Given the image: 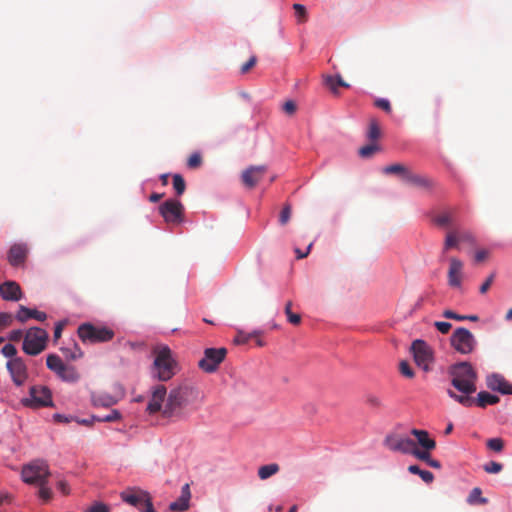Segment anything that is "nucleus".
I'll return each instance as SVG.
<instances>
[{"mask_svg":"<svg viewBox=\"0 0 512 512\" xmlns=\"http://www.w3.org/2000/svg\"><path fill=\"white\" fill-rule=\"evenodd\" d=\"M63 352L65 353L66 357H68L72 360H76L83 356V352L81 351V349L78 347L77 344H74L73 350H71L69 348H65V349H63Z\"/></svg>","mask_w":512,"mask_h":512,"instance_id":"45","label":"nucleus"},{"mask_svg":"<svg viewBox=\"0 0 512 512\" xmlns=\"http://www.w3.org/2000/svg\"><path fill=\"white\" fill-rule=\"evenodd\" d=\"M22 403L26 407L39 408L52 406V395L45 386H32L30 388V397L24 398Z\"/></svg>","mask_w":512,"mask_h":512,"instance_id":"12","label":"nucleus"},{"mask_svg":"<svg viewBox=\"0 0 512 512\" xmlns=\"http://www.w3.org/2000/svg\"><path fill=\"white\" fill-rule=\"evenodd\" d=\"M461 243L475 244V237L470 231L454 230L446 234L443 252H447L453 248H459Z\"/></svg>","mask_w":512,"mask_h":512,"instance_id":"13","label":"nucleus"},{"mask_svg":"<svg viewBox=\"0 0 512 512\" xmlns=\"http://www.w3.org/2000/svg\"><path fill=\"white\" fill-rule=\"evenodd\" d=\"M487 387L493 391H498L502 394H512L511 384L505 380V378L499 374H492L487 376L486 379Z\"/></svg>","mask_w":512,"mask_h":512,"instance_id":"19","label":"nucleus"},{"mask_svg":"<svg viewBox=\"0 0 512 512\" xmlns=\"http://www.w3.org/2000/svg\"><path fill=\"white\" fill-rule=\"evenodd\" d=\"M51 475L48 464L43 460H34L22 467V480L30 485H39Z\"/></svg>","mask_w":512,"mask_h":512,"instance_id":"6","label":"nucleus"},{"mask_svg":"<svg viewBox=\"0 0 512 512\" xmlns=\"http://www.w3.org/2000/svg\"><path fill=\"white\" fill-rule=\"evenodd\" d=\"M121 499L142 512H156L151 496L141 489H130L121 493Z\"/></svg>","mask_w":512,"mask_h":512,"instance_id":"8","label":"nucleus"},{"mask_svg":"<svg viewBox=\"0 0 512 512\" xmlns=\"http://www.w3.org/2000/svg\"><path fill=\"white\" fill-rule=\"evenodd\" d=\"M173 188L177 196H181L185 192L186 183L180 174L173 175Z\"/></svg>","mask_w":512,"mask_h":512,"instance_id":"38","label":"nucleus"},{"mask_svg":"<svg viewBox=\"0 0 512 512\" xmlns=\"http://www.w3.org/2000/svg\"><path fill=\"white\" fill-rule=\"evenodd\" d=\"M293 9L295 11V16L297 18V23L302 24L307 22L308 20V13L307 9L304 5L295 3L293 4Z\"/></svg>","mask_w":512,"mask_h":512,"instance_id":"36","label":"nucleus"},{"mask_svg":"<svg viewBox=\"0 0 512 512\" xmlns=\"http://www.w3.org/2000/svg\"><path fill=\"white\" fill-rule=\"evenodd\" d=\"M443 317L447 319H453L456 321H464L469 320L472 322H476L479 320V317L477 315H460L450 309H446L443 311Z\"/></svg>","mask_w":512,"mask_h":512,"instance_id":"33","label":"nucleus"},{"mask_svg":"<svg viewBox=\"0 0 512 512\" xmlns=\"http://www.w3.org/2000/svg\"><path fill=\"white\" fill-rule=\"evenodd\" d=\"M411 351L413 353L416 364L424 371H430V365L433 362L432 348L425 341L417 339L413 341L411 345Z\"/></svg>","mask_w":512,"mask_h":512,"instance_id":"10","label":"nucleus"},{"mask_svg":"<svg viewBox=\"0 0 512 512\" xmlns=\"http://www.w3.org/2000/svg\"><path fill=\"white\" fill-rule=\"evenodd\" d=\"M46 365L48 369L55 372L56 374H58L65 366L62 359L56 354H49L47 356Z\"/></svg>","mask_w":512,"mask_h":512,"instance_id":"31","label":"nucleus"},{"mask_svg":"<svg viewBox=\"0 0 512 512\" xmlns=\"http://www.w3.org/2000/svg\"><path fill=\"white\" fill-rule=\"evenodd\" d=\"M431 451L432 450L420 449L417 447V445L415 443L410 454L413 455L414 457H416L417 459L424 461L425 463L428 464L429 461L431 460V456H430Z\"/></svg>","mask_w":512,"mask_h":512,"instance_id":"37","label":"nucleus"},{"mask_svg":"<svg viewBox=\"0 0 512 512\" xmlns=\"http://www.w3.org/2000/svg\"><path fill=\"white\" fill-rule=\"evenodd\" d=\"M486 445L492 451L501 452L504 448V441L501 438H491Z\"/></svg>","mask_w":512,"mask_h":512,"instance_id":"42","label":"nucleus"},{"mask_svg":"<svg viewBox=\"0 0 512 512\" xmlns=\"http://www.w3.org/2000/svg\"><path fill=\"white\" fill-rule=\"evenodd\" d=\"M280 470V466L277 463H270L263 465L258 468V477L262 480H266L276 475Z\"/></svg>","mask_w":512,"mask_h":512,"instance_id":"30","label":"nucleus"},{"mask_svg":"<svg viewBox=\"0 0 512 512\" xmlns=\"http://www.w3.org/2000/svg\"><path fill=\"white\" fill-rule=\"evenodd\" d=\"M202 164V157L199 153H193L187 160V166L190 169H196L200 167Z\"/></svg>","mask_w":512,"mask_h":512,"instance_id":"44","label":"nucleus"},{"mask_svg":"<svg viewBox=\"0 0 512 512\" xmlns=\"http://www.w3.org/2000/svg\"><path fill=\"white\" fill-rule=\"evenodd\" d=\"M378 150V146L376 144H368L359 149V155L362 158L371 157Z\"/></svg>","mask_w":512,"mask_h":512,"instance_id":"43","label":"nucleus"},{"mask_svg":"<svg viewBox=\"0 0 512 512\" xmlns=\"http://www.w3.org/2000/svg\"><path fill=\"white\" fill-rule=\"evenodd\" d=\"M381 131L376 120H371L368 130V138L372 141L377 140L380 137Z\"/></svg>","mask_w":512,"mask_h":512,"instance_id":"41","label":"nucleus"},{"mask_svg":"<svg viewBox=\"0 0 512 512\" xmlns=\"http://www.w3.org/2000/svg\"><path fill=\"white\" fill-rule=\"evenodd\" d=\"M324 84L335 95L338 94V89H337L338 87H344V88H349L350 87V85L343 80L341 75H336V76L328 75V76H325L324 77Z\"/></svg>","mask_w":512,"mask_h":512,"instance_id":"25","label":"nucleus"},{"mask_svg":"<svg viewBox=\"0 0 512 512\" xmlns=\"http://www.w3.org/2000/svg\"><path fill=\"white\" fill-rule=\"evenodd\" d=\"M411 169L401 163H394L383 168V173L386 175H397L405 182Z\"/></svg>","mask_w":512,"mask_h":512,"instance_id":"24","label":"nucleus"},{"mask_svg":"<svg viewBox=\"0 0 512 512\" xmlns=\"http://www.w3.org/2000/svg\"><path fill=\"white\" fill-rule=\"evenodd\" d=\"M375 106L384 110L387 113L391 112V105L387 99L380 98L375 101Z\"/></svg>","mask_w":512,"mask_h":512,"instance_id":"55","label":"nucleus"},{"mask_svg":"<svg viewBox=\"0 0 512 512\" xmlns=\"http://www.w3.org/2000/svg\"><path fill=\"white\" fill-rule=\"evenodd\" d=\"M500 401V398L497 395L490 394L486 391H481L478 393L477 398L474 399V404L478 407L485 408L488 405L497 404Z\"/></svg>","mask_w":512,"mask_h":512,"instance_id":"26","label":"nucleus"},{"mask_svg":"<svg viewBox=\"0 0 512 512\" xmlns=\"http://www.w3.org/2000/svg\"><path fill=\"white\" fill-rule=\"evenodd\" d=\"M29 254V247L26 243L13 244L8 253L7 261L12 267H23Z\"/></svg>","mask_w":512,"mask_h":512,"instance_id":"15","label":"nucleus"},{"mask_svg":"<svg viewBox=\"0 0 512 512\" xmlns=\"http://www.w3.org/2000/svg\"><path fill=\"white\" fill-rule=\"evenodd\" d=\"M91 512H109L108 507L103 503H97L91 507Z\"/></svg>","mask_w":512,"mask_h":512,"instance_id":"64","label":"nucleus"},{"mask_svg":"<svg viewBox=\"0 0 512 512\" xmlns=\"http://www.w3.org/2000/svg\"><path fill=\"white\" fill-rule=\"evenodd\" d=\"M63 381L66 382H77L80 379V374L77 369L73 366L65 365L63 369L57 374Z\"/></svg>","mask_w":512,"mask_h":512,"instance_id":"29","label":"nucleus"},{"mask_svg":"<svg viewBox=\"0 0 512 512\" xmlns=\"http://www.w3.org/2000/svg\"><path fill=\"white\" fill-rule=\"evenodd\" d=\"M448 285L452 288H461L463 279V262L456 258L449 259Z\"/></svg>","mask_w":512,"mask_h":512,"instance_id":"17","label":"nucleus"},{"mask_svg":"<svg viewBox=\"0 0 512 512\" xmlns=\"http://www.w3.org/2000/svg\"><path fill=\"white\" fill-rule=\"evenodd\" d=\"M400 372L402 373V375H404L407 378L414 377V372H413L412 368L410 367L409 363L406 361H402L400 363Z\"/></svg>","mask_w":512,"mask_h":512,"instance_id":"53","label":"nucleus"},{"mask_svg":"<svg viewBox=\"0 0 512 512\" xmlns=\"http://www.w3.org/2000/svg\"><path fill=\"white\" fill-rule=\"evenodd\" d=\"M227 354L226 348H207L204 351V357L199 361L200 369L207 373H213L224 361Z\"/></svg>","mask_w":512,"mask_h":512,"instance_id":"11","label":"nucleus"},{"mask_svg":"<svg viewBox=\"0 0 512 512\" xmlns=\"http://www.w3.org/2000/svg\"><path fill=\"white\" fill-rule=\"evenodd\" d=\"M264 171H266V168H265V167H262V166L260 167V166H258V184H260V182H261V184H263V185L265 184V187H266V186L270 185V184H271V183L276 179V177H277V176H276V174L272 173V174H270V176H269L268 180L265 182V181L262 179V177H261V174H262Z\"/></svg>","mask_w":512,"mask_h":512,"instance_id":"51","label":"nucleus"},{"mask_svg":"<svg viewBox=\"0 0 512 512\" xmlns=\"http://www.w3.org/2000/svg\"><path fill=\"white\" fill-rule=\"evenodd\" d=\"M411 434L416 438L420 449L434 450L436 448V441L430 438L429 433L426 430L414 428L411 430Z\"/></svg>","mask_w":512,"mask_h":512,"instance_id":"22","label":"nucleus"},{"mask_svg":"<svg viewBox=\"0 0 512 512\" xmlns=\"http://www.w3.org/2000/svg\"><path fill=\"white\" fill-rule=\"evenodd\" d=\"M434 326L442 334H447L452 327V325L449 322H444V321H436L434 323Z\"/></svg>","mask_w":512,"mask_h":512,"instance_id":"54","label":"nucleus"},{"mask_svg":"<svg viewBox=\"0 0 512 512\" xmlns=\"http://www.w3.org/2000/svg\"><path fill=\"white\" fill-rule=\"evenodd\" d=\"M292 302L288 301L285 305V313L287 315L288 321L293 325H298L301 322V316L297 313H293L291 311Z\"/></svg>","mask_w":512,"mask_h":512,"instance_id":"40","label":"nucleus"},{"mask_svg":"<svg viewBox=\"0 0 512 512\" xmlns=\"http://www.w3.org/2000/svg\"><path fill=\"white\" fill-rule=\"evenodd\" d=\"M74 421H76L80 425L90 427L93 425L94 422H97V416H91L90 418L85 419L74 417Z\"/></svg>","mask_w":512,"mask_h":512,"instance_id":"57","label":"nucleus"},{"mask_svg":"<svg viewBox=\"0 0 512 512\" xmlns=\"http://www.w3.org/2000/svg\"><path fill=\"white\" fill-rule=\"evenodd\" d=\"M404 183L414 186V187L426 189V190H429L434 186V182L432 179H430L426 176L414 173L412 170L410 171V173Z\"/></svg>","mask_w":512,"mask_h":512,"instance_id":"23","label":"nucleus"},{"mask_svg":"<svg viewBox=\"0 0 512 512\" xmlns=\"http://www.w3.org/2000/svg\"><path fill=\"white\" fill-rule=\"evenodd\" d=\"M451 346L461 354H470L474 351L477 341L475 336L466 328H456L450 337Z\"/></svg>","mask_w":512,"mask_h":512,"instance_id":"7","label":"nucleus"},{"mask_svg":"<svg viewBox=\"0 0 512 512\" xmlns=\"http://www.w3.org/2000/svg\"><path fill=\"white\" fill-rule=\"evenodd\" d=\"M291 218V206L289 204H286L283 209L280 212L279 215V223L281 225H285L288 223V221Z\"/></svg>","mask_w":512,"mask_h":512,"instance_id":"47","label":"nucleus"},{"mask_svg":"<svg viewBox=\"0 0 512 512\" xmlns=\"http://www.w3.org/2000/svg\"><path fill=\"white\" fill-rule=\"evenodd\" d=\"M241 183L245 188L253 189L256 185V167L251 165L241 174Z\"/></svg>","mask_w":512,"mask_h":512,"instance_id":"28","label":"nucleus"},{"mask_svg":"<svg viewBox=\"0 0 512 512\" xmlns=\"http://www.w3.org/2000/svg\"><path fill=\"white\" fill-rule=\"evenodd\" d=\"M29 318H34L40 322L47 319V314L36 309H30L23 305H20L19 310L16 314V319L22 323L26 322Z\"/></svg>","mask_w":512,"mask_h":512,"instance_id":"21","label":"nucleus"},{"mask_svg":"<svg viewBox=\"0 0 512 512\" xmlns=\"http://www.w3.org/2000/svg\"><path fill=\"white\" fill-rule=\"evenodd\" d=\"M2 354L7 357V358H15L16 354H17V350L15 348L14 345L12 344H6L2 347V350H1Z\"/></svg>","mask_w":512,"mask_h":512,"instance_id":"52","label":"nucleus"},{"mask_svg":"<svg viewBox=\"0 0 512 512\" xmlns=\"http://www.w3.org/2000/svg\"><path fill=\"white\" fill-rule=\"evenodd\" d=\"M296 109V103L292 100H288L283 104V111L288 115L294 114Z\"/></svg>","mask_w":512,"mask_h":512,"instance_id":"56","label":"nucleus"},{"mask_svg":"<svg viewBox=\"0 0 512 512\" xmlns=\"http://www.w3.org/2000/svg\"><path fill=\"white\" fill-rule=\"evenodd\" d=\"M39 487L38 496L44 502H48L52 498V490L48 487V480L43 483L37 485Z\"/></svg>","mask_w":512,"mask_h":512,"instance_id":"39","label":"nucleus"},{"mask_svg":"<svg viewBox=\"0 0 512 512\" xmlns=\"http://www.w3.org/2000/svg\"><path fill=\"white\" fill-rule=\"evenodd\" d=\"M48 333L39 327H32L27 330L22 349L31 356H36L46 349Z\"/></svg>","mask_w":512,"mask_h":512,"instance_id":"4","label":"nucleus"},{"mask_svg":"<svg viewBox=\"0 0 512 512\" xmlns=\"http://www.w3.org/2000/svg\"><path fill=\"white\" fill-rule=\"evenodd\" d=\"M502 468H503L502 464L495 462V461H491L484 466L485 472L490 473V474L499 473L502 470Z\"/></svg>","mask_w":512,"mask_h":512,"instance_id":"49","label":"nucleus"},{"mask_svg":"<svg viewBox=\"0 0 512 512\" xmlns=\"http://www.w3.org/2000/svg\"><path fill=\"white\" fill-rule=\"evenodd\" d=\"M494 278H495V274L494 273L490 274L489 277L486 279V281L480 286L481 294H484L489 290L490 286L492 285V283L494 281Z\"/></svg>","mask_w":512,"mask_h":512,"instance_id":"58","label":"nucleus"},{"mask_svg":"<svg viewBox=\"0 0 512 512\" xmlns=\"http://www.w3.org/2000/svg\"><path fill=\"white\" fill-rule=\"evenodd\" d=\"M92 400L96 406H110L115 403L114 398L108 394H93Z\"/></svg>","mask_w":512,"mask_h":512,"instance_id":"35","label":"nucleus"},{"mask_svg":"<svg viewBox=\"0 0 512 512\" xmlns=\"http://www.w3.org/2000/svg\"><path fill=\"white\" fill-rule=\"evenodd\" d=\"M13 322V316L10 313L2 312L0 313V331L9 327Z\"/></svg>","mask_w":512,"mask_h":512,"instance_id":"48","label":"nucleus"},{"mask_svg":"<svg viewBox=\"0 0 512 512\" xmlns=\"http://www.w3.org/2000/svg\"><path fill=\"white\" fill-rule=\"evenodd\" d=\"M64 326H65V322L63 321H60L58 322L56 325H55V329H54V341H58L59 338L61 337L62 335V331L64 329Z\"/></svg>","mask_w":512,"mask_h":512,"instance_id":"60","label":"nucleus"},{"mask_svg":"<svg viewBox=\"0 0 512 512\" xmlns=\"http://www.w3.org/2000/svg\"><path fill=\"white\" fill-rule=\"evenodd\" d=\"M415 441L397 434L387 435L384 439V445L393 452L410 454Z\"/></svg>","mask_w":512,"mask_h":512,"instance_id":"14","label":"nucleus"},{"mask_svg":"<svg viewBox=\"0 0 512 512\" xmlns=\"http://www.w3.org/2000/svg\"><path fill=\"white\" fill-rule=\"evenodd\" d=\"M408 471L412 474L419 475L425 483H431L434 480V475L428 470H421L418 465H410Z\"/></svg>","mask_w":512,"mask_h":512,"instance_id":"34","label":"nucleus"},{"mask_svg":"<svg viewBox=\"0 0 512 512\" xmlns=\"http://www.w3.org/2000/svg\"><path fill=\"white\" fill-rule=\"evenodd\" d=\"M23 337V332L21 330H12L9 333L8 339L10 341H19Z\"/></svg>","mask_w":512,"mask_h":512,"instance_id":"63","label":"nucleus"},{"mask_svg":"<svg viewBox=\"0 0 512 512\" xmlns=\"http://www.w3.org/2000/svg\"><path fill=\"white\" fill-rule=\"evenodd\" d=\"M57 488L63 495H68L70 493L69 485L65 480L58 481Z\"/></svg>","mask_w":512,"mask_h":512,"instance_id":"61","label":"nucleus"},{"mask_svg":"<svg viewBox=\"0 0 512 512\" xmlns=\"http://www.w3.org/2000/svg\"><path fill=\"white\" fill-rule=\"evenodd\" d=\"M455 215H456L455 209L446 210V211L439 213L437 216H435L434 222L438 226L448 227L454 223Z\"/></svg>","mask_w":512,"mask_h":512,"instance_id":"27","label":"nucleus"},{"mask_svg":"<svg viewBox=\"0 0 512 512\" xmlns=\"http://www.w3.org/2000/svg\"><path fill=\"white\" fill-rule=\"evenodd\" d=\"M449 376L451 379V385L460 394H457L454 390L448 389L447 394L465 407H471L474 405V398L471 394L477 390L476 382L478 379L477 372L469 362H459L452 365L449 368Z\"/></svg>","mask_w":512,"mask_h":512,"instance_id":"2","label":"nucleus"},{"mask_svg":"<svg viewBox=\"0 0 512 512\" xmlns=\"http://www.w3.org/2000/svg\"><path fill=\"white\" fill-rule=\"evenodd\" d=\"M7 369L11 374L13 382L17 386L24 384L28 378L27 367L20 357H15L7 362Z\"/></svg>","mask_w":512,"mask_h":512,"instance_id":"16","label":"nucleus"},{"mask_svg":"<svg viewBox=\"0 0 512 512\" xmlns=\"http://www.w3.org/2000/svg\"><path fill=\"white\" fill-rule=\"evenodd\" d=\"M121 419V413L118 410H112L104 417H97V422H115Z\"/></svg>","mask_w":512,"mask_h":512,"instance_id":"46","label":"nucleus"},{"mask_svg":"<svg viewBox=\"0 0 512 512\" xmlns=\"http://www.w3.org/2000/svg\"><path fill=\"white\" fill-rule=\"evenodd\" d=\"M78 336L84 343H101L113 339L114 331L108 327L83 323L78 327Z\"/></svg>","mask_w":512,"mask_h":512,"instance_id":"5","label":"nucleus"},{"mask_svg":"<svg viewBox=\"0 0 512 512\" xmlns=\"http://www.w3.org/2000/svg\"><path fill=\"white\" fill-rule=\"evenodd\" d=\"M255 63H256V57L251 56L249 58V60L245 64L242 65L241 72L242 73L248 72L255 65Z\"/></svg>","mask_w":512,"mask_h":512,"instance_id":"62","label":"nucleus"},{"mask_svg":"<svg viewBox=\"0 0 512 512\" xmlns=\"http://www.w3.org/2000/svg\"><path fill=\"white\" fill-rule=\"evenodd\" d=\"M159 214L169 225H179L184 221V206L176 199H168L159 208Z\"/></svg>","mask_w":512,"mask_h":512,"instance_id":"9","label":"nucleus"},{"mask_svg":"<svg viewBox=\"0 0 512 512\" xmlns=\"http://www.w3.org/2000/svg\"><path fill=\"white\" fill-rule=\"evenodd\" d=\"M0 295L6 301H18L22 298V290L17 282L6 281L0 285Z\"/></svg>","mask_w":512,"mask_h":512,"instance_id":"18","label":"nucleus"},{"mask_svg":"<svg viewBox=\"0 0 512 512\" xmlns=\"http://www.w3.org/2000/svg\"><path fill=\"white\" fill-rule=\"evenodd\" d=\"M154 361L151 366V375L159 381H168L176 373L177 362L167 345H159L153 349Z\"/></svg>","mask_w":512,"mask_h":512,"instance_id":"3","label":"nucleus"},{"mask_svg":"<svg viewBox=\"0 0 512 512\" xmlns=\"http://www.w3.org/2000/svg\"><path fill=\"white\" fill-rule=\"evenodd\" d=\"M191 498L190 486L185 484L181 489L180 497L170 503L169 509L174 512H183L189 509V502Z\"/></svg>","mask_w":512,"mask_h":512,"instance_id":"20","label":"nucleus"},{"mask_svg":"<svg viewBox=\"0 0 512 512\" xmlns=\"http://www.w3.org/2000/svg\"><path fill=\"white\" fill-rule=\"evenodd\" d=\"M255 332L250 334L244 333L243 331H238L236 337L234 338V342L236 344H245L248 342L249 338L255 336Z\"/></svg>","mask_w":512,"mask_h":512,"instance_id":"50","label":"nucleus"},{"mask_svg":"<svg viewBox=\"0 0 512 512\" xmlns=\"http://www.w3.org/2000/svg\"><path fill=\"white\" fill-rule=\"evenodd\" d=\"M467 502L470 505L481 504L485 505L488 503V499L482 497V490L479 487H475L471 490L467 497Z\"/></svg>","mask_w":512,"mask_h":512,"instance_id":"32","label":"nucleus"},{"mask_svg":"<svg viewBox=\"0 0 512 512\" xmlns=\"http://www.w3.org/2000/svg\"><path fill=\"white\" fill-rule=\"evenodd\" d=\"M167 394L164 385H156L152 390L151 399L148 402L146 411L149 414L161 412L165 418H180L183 415V409L188 405L192 398L194 390L188 386H180L172 389L165 400Z\"/></svg>","mask_w":512,"mask_h":512,"instance_id":"1","label":"nucleus"},{"mask_svg":"<svg viewBox=\"0 0 512 512\" xmlns=\"http://www.w3.org/2000/svg\"><path fill=\"white\" fill-rule=\"evenodd\" d=\"M366 402L368 405H370L371 407H374V408L381 407V405H382L381 400L377 396H374V395H369L366 399Z\"/></svg>","mask_w":512,"mask_h":512,"instance_id":"59","label":"nucleus"}]
</instances>
